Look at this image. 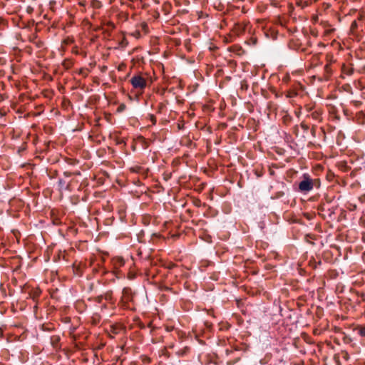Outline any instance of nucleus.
Here are the masks:
<instances>
[{
  "instance_id": "1",
  "label": "nucleus",
  "mask_w": 365,
  "mask_h": 365,
  "mask_svg": "<svg viewBox=\"0 0 365 365\" xmlns=\"http://www.w3.org/2000/svg\"><path fill=\"white\" fill-rule=\"evenodd\" d=\"M133 88L143 91L147 86V80L141 75H135L130 79Z\"/></svg>"
},
{
  "instance_id": "2",
  "label": "nucleus",
  "mask_w": 365,
  "mask_h": 365,
  "mask_svg": "<svg viewBox=\"0 0 365 365\" xmlns=\"http://www.w3.org/2000/svg\"><path fill=\"white\" fill-rule=\"evenodd\" d=\"M314 187L313 181L309 175H304L303 180L299 184V190L302 192H308Z\"/></svg>"
},
{
  "instance_id": "3",
  "label": "nucleus",
  "mask_w": 365,
  "mask_h": 365,
  "mask_svg": "<svg viewBox=\"0 0 365 365\" xmlns=\"http://www.w3.org/2000/svg\"><path fill=\"white\" fill-rule=\"evenodd\" d=\"M134 294L130 287H125L122 292V302L124 304H127L130 302H133Z\"/></svg>"
},
{
  "instance_id": "4",
  "label": "nucleus",
  "mask_w": 365,
  "mask_h": 365,
  "mask_svg": "<svg viewBox=\"0 0 365 365\" xmlns=\"http://www.w3.org/2000/svg\"><path fill=\"white\" fill-rule=\"evenodd\" d=\"M113 265L115 268H120V267L124 265L125 260L122 257H117L113 258Z\"/></svg>"
},
{
  "instance_id": "5",
  "label": "nucleus",
  "mask_w": 365,
  "mask_h": 365,
  "mask_svg": "<svg viewBox=\"0 0 365 365\" xmlns=\"http://www.w3.org/2000/svg\"><path fill=\"white\" fill-rule=\"evenodd\" d=\"M190 349L188 346H185L176 351L178 356L183 357L190 352Z\"/></svg>"
},
{
  "instance_id": "6",
  "label": "nucleus",
  "mask_w": 365,
  "mask_h": 365,
  "mask_svg": "<svg viewBox=\"0 0 365 365\" xmlns=\"http://www.w3.org/2000/svg\"><path fill=\"white\" fill-rule=\"evenodd\" d=\"M58 183L60 190H69L70 184L66 182L64 180L60 178Z\"/></svg>"
},
{
  "instance_id": "7",
  "label": "nucleus",
  "mask_w": 365,
  "mask_h": 365,
  "mask_svg": "<svg viewBox=\"0 0 365 365\" xmlns=\"http://www.w3.org/2000/svg\"><path fill=\"white\" fill-rule=\"evenodd\" d=\"M91 6L95 9L101 8L102 4L101 2L98 0H93L91 1Z\"/></svg>"
},
{
  "instance_id": "8",
  "label": "nucleus",
  "mask_w": 365,
  "mask_h": 365,
  "mask_svg": "<svg viewBox=\"0 0 365 365\" xmlns=\"http://www.w3.org/2000/svg\"><path fill=\"white\" fill-rule=\"evenodd\" d=\"M324 71L328 75L330 76L331 73V69L329 64H326L324 66Z\"/></svg>"
},
{
  "instance_id": "9",
  "label": "nucleus",
  "mask_w": 365,
  "mask_h": 365,
  "mask_svg": "<svg viewBox=\"0 0 365 365\" xmlns=\"http://www.w3.org/2000/svg\"><path fill=\"white\" fill-rule=\"evenodd\" d=\"M108 26V29H113L115 28V24L113 22L108 21L106 24Z\"/></svg>"
},
{
  "instance_id": "10",
  "label": "nucleus",
  "mask_w": 365,
  "mask_h": 365,
  "mask_svg": "<svg viewBox=\"0 0 365 365\" xmlns=\"http://www.w3.org/2000/svg\"><path fill=\"white\" fill-rule=\"evenodd\" d=\"M63 175L66 178L71 177L72 175V173L70 172H64Z\"/></svg>"
},
{
  "instance_id": "11",
  "label": "nucleus",
  "mask_w": 365,
  "mask_h": 365,
  "mask_svg": "<svg viewBox=\"0 0 365 365\" xmlns=\"http://www.w3.org/2000/svg\"><path fill=\"white\" fill-rule=\"evenodd\" d=\"M133 35L136 37V38H138L140 36V34L139 31H135Z\"/></svg>"
},
{
  "instance_id": "12",
  "label": "nucleus",
  "mask_w": 365,
  "mask_h": 365,
  "mask_svg": "<svg viewBox=\"0 0 365 365\" xmlns=\"http://www.w3.org/2000/svg\"><path fill=\"white\" fill-rule=\"evenodd\" d=\"M359 332L361 336H365V328L361 329Z\"/></svg>"
},
{
  "instance_id": "13",
  "label": "nucleus",
  "mask_w": 365,
  "mask_h": 365,
  "mask_svg": "<svg viewBox=\"0 0 365 365\" xmlns=\"http://www.w3.org/2000/svg\"><path fill=\"white\" fill-rule=\"evenodd\" d=\"M301 126L304 130H307L308 129V126L306 124L302 123Z\"/></svg>"
},
{
  "instance_id": "14",
  "label": "nucleus",
  "mask_w": 365,
  "mask_h": 365,
  "mask_svg": "<svg viewBox=\"0 0 365 365\" xmlns=\"http://www.w3.org/2000/svg\"><path fill=\"white\" fill-rule=\"evenodd\" d=\"M39 294H40V292L39 291H36L35 293H34V297H38Z\"/></svg>"
},
{
  "instance_id": "15",
  "label": "nucleus",
  "mask_w": 365,
  "mask_h": 365,
  "mask_svg": "<svg viewBox=\"0 0 365 365\" xmlns=\"http://www.w3.org/2000/svg\"><path fill=\"white\" fill-rule=\"evenodd\" d=\"M293 95H294L293 93H289L287 95V97H288V98H291V97H292V96H293Z\"/></svg>"
},
{
  "instance_id": "16",
  "label": "nucleus",
  "mask_w": 365,
  "mask_h": 365,
  "mask_svg": "<svg viewBox=\"0 0 365 365\" xmlns=\"http://www.w3.org/2000/svg\"><path fill=\"white\" fill-rule=\"evenodd\" d=\"M124 108H125V106H124V105H122V106H120L118 108V109H119V110H123Z\"/></svg>"
},
{
  "instance_id": "17",
  "label": "nucleus",
  "mask_w": 365,
  "mask_h": 365,
  "mask_svg": "<svg viewBox=\"0 0 365 365\" xmlns=\"http://www.w3.org/2000/svg\"><path fill=\"white\" fill-rule=\"evenodd\" d=\"M143 28L144 29H145V28H147V24H143Z\"/></svg>"
},
{
  "instance_id": "18",
  "label": "nucleus",
  "mask_w": 365,
  "mask_h": 365,
  "mask_svg": "<svg viewBox=\"0 0 365 365\" xmlns=\"http://www.w3.org/2000/svg\"><path fill=\"white\" fill-rule=\"evenodd\" d=\"M113 332H114L115 334H117V333H118V331H117L115 329H113Z\"/></svg>"
},
{
  "instance_id": "19",
  "label": "nucleus",
  "mask_w": 365,
  "mask_h": 365,
  "mask_svg": "<svg viewBox=\"0 0 365 365\" xmlns=\"http://www.w3.org/2000/svg\"><path fill=\"white\" fill-rule=\"evenodd\" d=\"M170 348H173V345L169 346Z\"/></svg>"
}]
</instances>
